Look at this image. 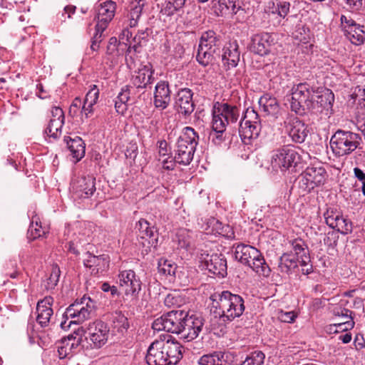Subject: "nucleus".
<instances>
[{"label":"nucleus","instance_id":"nucleus-1","mask_svg":"<svg viewBox=\"0 0 365 365\" xmlns=\"http://www.w3.org/2000/svg\"><path fill=\"white\" fill-rule=\"evenodd\" d=\"M182 346L172 336H160L148 347L146 361L148 365H173L182 357Z\"/></svg>","mask_w":365,"mask_h":365},{"label":"nucleus","instance_id":"nucleus-2","mask_svg":"<svg viewBox=\"0 0 365 365\" xmlns=\"http://www.w3.org/2000/svg\"><path fill=\"white\" fill-rule=\"evenodd\" d=\"M210 299L211 312L215 317L226 318L227 320L232 321L240 317L245 309L243 298L229 291L215 293L211 295Z\"/></svg>","mask_w":365,"mask_h":365},{"label":"nucleus","instance_id":"nucleus-3","mask_svg":"<svg viewBox=\"0 0 365 365\" xmlns=\"http://www.w3.org/2000/svg\"><path fill=\"white\" fill-rule=\"evenodd\" d=\"M234 247L236 259L249 266L259 275L268 277L270 274L271 269L257 249L245 244L234 245Z\"/></svg>","mask_w":365,"mask_h":365},{"label":"nucleus","instance_id":"nucleus-4","mask_svg":"<svg viewBox=\"0 0 365 365\" xmlns=\"http://www.w3.org/2000/svg\"><path fill=\"white\" fill-rule=\"evenodd\" d=\"M199 136L191 127H185L176 143L175 160L179 164L189 165L192 160Z\"/></svg>","mask_w":365,"mask_h":365},{"label":"nucleus","instance_id":"nucleus-5","mask_svg":"<svg viewBox=\"0 0 365 365\" xmlns=\"http://www.w3.org/2000/svg\"><path fill=\"white\" fill-rule=\"evenodd\" d=\"M317 93L313 86L307 83H299L292 89V98L290 108L292 111L298 114H303L306 110H309L313 106V99Z\"/></svg>","mask_w":365,"mask_h":365},{"label":"nucleus","instance_id":"nucleus-6","mask_svg":"<svg viewBox=\"0 0 365 365\" xmlns=\"http://www.w3.org/2000/svg\"><path fill=\"white\" fill-rule=\"evenodd\" d=\"M94 306L95 302L85 296L80 300H76L66 309L63 314L64 317L70 318L71 320L68 325H66V320L61 322V328L66 329L71 324H80L90 319L93 312Z\"/></svg>","mask_w":365,"mask_h":365},{"label":"nucleus","instance_id":"nucleus-7","mask_svg":"<svg viewBox=\"0 0 365 365\" xmlns=\"http://www.w3.org/2000/svg\"><path fill=\"white\" fill-rule=\"evenodd\" d=\"M361 138L357 133L337 130L330 140L333 152L338 156L349 155L354 151L359 145Z\"/></svg>","mask_w":365,"mask_h":365},{"label":"nucleus","instance_id":"nucleus-8","mask_svg":"<svg viewBox=\"0 0 365 365\" xmlns=\"http://www.w3.org/2000/svg\"><path fill=\"white\" fill-rule=\"evenodd\" d=\"M262 125L258 113L248 108L240 120L239 134L245 144H250L252 140L257 139L261 132Z\"/></svg>","mask_w":365,"mask_h":365},{"label":"nucleus","instance_id":"nucleus-9","mask_svg":"<svg viewBox=\"0 0 365 365\" xmlns=\"http://www.w3.org/2000/svg\"><path fill=\"white\" fill-rule=\"evenodd\" d=\"M301 156L294 146L286 145L273 152L271 165L273 169L285 171L289 168L296 167L300 162Z\"/></svg>","mask_w":365,"mask_h":365},{"label":"nucleus","instance_id":"nucleus-10","mask_svg":"<svg viewBox=\"0 0 365 365\" xmlns=\"http://www.w3.org/2000/svg\"><path fill=\"white\" fill-rule=\"evenodd\" d=\"M327 172L320 165L309 166L299 176L298 187L303 192H310L314 187L322 185L326 179Z\"/></svg>","mask_w":365,"mask_h":365},{"label":"nucleus","instance_id":"nucleus-11","mask_svg":"<svg viewBox=\"0 0 365 365\" xmlns=\"http://www.w3.org/2000/svg\"><path fill=\"white\" fill-rule=\"evenodd\" d=\"M219 41L213 31H207L202 34L196 56L200 64L206 66L212 63L214 59L213 55L218 49Z\"/></svg>","mask_w":365,"mask_h":365},{"label":"nucleus","instance_id":"nucleus-12","mask_svg":"<svg viewBox=\"0 0 365 365\" xmlns=\"http://www.w3.org/2000/svg\"><path fill=\"white\" fill-rule=\"evenodd\" d=\"M186 312L179 309L168 312L154 320L152 328L156 331H165L180 335Z\"/></svg>","mask_w":365,"mask_h":365},{"label":"nucleus","instance_id":"nucleus-13","mask_svg":"<svg viewBox=\"0 0 365 365\" xmlns=\"http://www.w3.org/2000/svg\"><path fill=\"white\" fill-rule=\"evenodd\" d=\"M240 114V109L237 106L217 103L213 109V126L217 129H225L228 124L237 121Z\"/></svg>","mask_w":365,"mask_h":365},{"label":"nucleus","instance_id":"nucleus-14","mask_svg":"<svg viewBox=\"0 0 365 365\" xmlns=\"http://www.w3.org/2000/svg\"><path fill=\"white\" fill-rule=\"evenodd\" d=\"M109 328L102 321H96L90 323L85 329L86 340L89 339L94 348H101L108 341L109 336Z\"/></svg>","mask_w":365,"mask_h":365},{"label":"nucleus","instance_id":"nucleus-15","mask_svg":"<svg viewBox=\"0 0 365 365\" xmlns=\"http://www.w3.org/2000/svg\"><path fill=\"white\" fill-rule=\"evenodd\" d=\"M119 284L124 290L125 294L138 299L141 291L142 282L132 269L121 271L118 274Z\"/></svg>","mask_w":365,"mask_h":365},{"label":"nucleus","instance_id":"nucleus-16","mask_svg":"<svg viewBox=\"0 0 365 365\" xmlns=\"http://www.w3.org/2000/svg\"><path fill=\"white\" fill-rule=\"evenodd\" d=\"M204 325V319L201 316L197 314L189 315L186 312V317L184 318L182 324L180 336L181 339L187 341L196 339Z\"/></svg>","mask_w":365,"mask_h":365},{"label":"nucleus","instance_id":"nucleus-17","mask_svg":"<svg viewBox=\"0 0 365 365\" xmlns=\"http://www.w3.org/2000/svg\"><path fill=\"white\" fill-rule=\"evenodd\" d=\"M285 130L292 140L296 143H303L308 134L305 123L297 116L290 115L284 121Z\"/></svg>","mask_w":365,"mask_h":365},{"label":"nucleus","instance_id":"nucleus-18","mask_svg":"<svg viewBox=\"0 0 365 365\" xmlns=\"http://www.w3.org/2000/svg\"><path fill=\"white\" fill-rule=\"evenodd\" d=\"M74 197L88 198L96 191L95 178L91 176H83L75 180L71 187Z\"/></svg>","mask_w":365,"mask_h":365},{"label":"nucleus","instance_id":"nucleus-19","mask_svg":"<svg viewBox=\"0 0 365 365\" xmlns=\"http://www.w3.org/2000/svg\"><path fill=\"white\" fill-rule=\"evenodd\" d=\"M116 11V4L113 1H106L101 3L97 9L98 22L96 25V29L101 31V33L106 29L109 23L113 19Z\"/></svg>","mask_w":365,"mask_h":365},{"label":"nucleus","instance_id":"nucleus-20","mask_svg":"<svg viewBox=\"0 0 365 365\" xmlns=\"http://www.w3.org/2000/svg\"><path fill=\"white\" fill-rule=\"evenodd\" d=\"M274 46L273 36L269 33H261L252 37L250 49L255 53L263 56L268 55Z\"/></svg>","mask_w":365,"mask_h":365},{"label":"nucleus","instance_id":"nucleus-21","mask_svg":"<svg viewBox=\"0 0 365 365\" xmlns=\"http://www.w3.org/2000/svg\"><path fill=\"white\" fill-rule=\"evenodd\" d=\"M204 264L210 273L222 277L227 274V260L222 254L207 255L204 258Z\"/></svg>","mask_w":365,"mask_h":365},{"label":"nucleus","instance_id":"nucleus-22","mask_svg":"<svg viewBox=\"0 0 365 365\" xmlns=\"http://www.w3.org/2000/svg\"><path fill=\"white\" fill-rule=\"evenodd\" d=\"M192 96L193 93L189 88H182L178 92L175 103L179 113L187 115L193 112L195 104Z\"/></svg>","mask_w":365,"mask_h":365},{"label":"nucleus","instance_id":"nucleus-23","mask_svg":"<svg viewBox=\"0 0 365 365\" xmlns=\"http://www.w3.org/2000/svg\"><path fill=\"white\" fill-rule=\"evenodd\" d=\"M53 299L51 297H46L37 303L36 306V321L41 327L48 326L51 318L53 314L51 305Z\"/></svg>","mask_w":365,"mask_h":365},{"label":"nucleus","instance_id":"nucleus-24","mask_svg":"<svg viewBox=\"0 0 365 365\" xmlns=\"http://www.w3.org/2000/svg\"><path fill=\"white\" fill-rule=\"evenodd\" d=\"M171 100L170 91L168 83L160 81L155 88L153 103L156 108L160 110L165 109L170 104Z\"/></svg>","mask_w":365,"mask_h":365},{"label":"nucleus","instance_id":"nucleus-25","mask_svg":"<svg viewBox=\"0 0 365 365\" xmlns=\"http://www.w3.org/2000/svg\"><path fill=\"white\" fill-rule=\"evenodd\" d=\"M154 81L153 70L150 63L142 66L133 76L131 81L137 88H145Z\"/></svg>","mask_w":365,"mask_h":365},{"label":"nucleus","instance_id":"nucleus-26","mask_svg":"<svg viewBox=\"0 0 365 365\" xmlns=\"http://www.w3.org/2000/svg\"><path fill=\"white\" fill-rule=\"evenodd\" d=\"M291 4L284 0H275L269 1L266 9L269 16H276L277 24H280L290 12Z\"/></svg>","mask_w":365,"mask_h":365},{"label":"nucleus","instance_id":"nucleus-27","mask_svg":"<svg viewBox=\"0 0 365 365\" xmlns=\"http://www.w3.org/2000/svg\"><path fill=\"white\" fill-rule=\"evenodd\" d=\"M240 57L239 46L236 41L229 42L224 46L222 61L228 69L237 66Z\"/></svg>","mask_w":365,"mask_h":365},{"label":"nucleus","instance_id":"nucleus-28","mask_svg":"<svg viewBox=\"0 0 365 365\" xmlns=\"http://www.w3.org/2000/svg\"><path fill=\"white\" fill-rule=\"evenodd\" d=\"M334 101V93L329 89L324 91L321 94L315 93L313 99V106L309 111L313 113L322 112L323 110H329L331 108Z\"/></svg>","mask_w":365,"mask_h":365},{"label":"nucleus","instance_id":"nucleus-29","mask_svg":"<svg viewBox=\"0 0 365 365\" xmlns=\"http://www.w3.org/2000/svg\"><path fill=\"white\" fill-rule=\"evenodd\" d=\"M86 258L83 259V264L86 267L92 268V272L96 273L104 271L108 267V259L104 255L96 256L90 252L86 254Z\"/></svg>","mask_w":365,"mask_h":365},{"label":"nucleus","instance_id":"nucleus-30","mask_svg":"<svg viewBox=\"0 0 365 365\" xmlns=\"http://www.w3.org/2000/svg\"><path fill=\"white\" fill-rule=\"evenodd\" d=\"M136 228L138 230L139 236L142 239H148V244L156 246L157 239L155 237V228L150 223L145 220L140 219L136 224Z\"/></svg>","mask_w":365,"mask_h":365},{"label":"nucleus","instance_id":"nucleus-31","mask_svg":"<svg viewBox=\"0 0 365 365\" xmlns=\"http://www.w3.org/2000/svg\"><path fill=\"white\" fill-rule=\"evenodd\" d=\"M64 142L66 143L71 155L77 160H80L85 155V143L78 136L72 138L69 136L64 137Z\"/></svg>","mask_w":365,"mask_h":365},{"label":"nucleus","instance_id":"nucleus-32","mask_svg":"<svg viewBox=\"0 0 365 365\" xmlns=\"http://www.w3.org/2000/svg\"><path fill=\"white\" fill-rule=\"evenodd\" d=\"M299 260L291 253H284L279 259L278 269L280 272L290 274L298 267Z\"/></svg>","mask_w":365,"mask_h":365},{"label":"nucleus","instance_id":"nucleus-33","mask_svg":"<svg viewBox=\"0 0 365 365\" xmlns=\"http://www.w3.org/2000/svg\"><path fill=\"white\" fill-rule=\"evenodd\" d=\"M259 108L266 115H274L279 110V106L275 98L269 94L263 95L258 101Z\"/></svg>","mask_w":365,"mask_h":365},{"label":"nucleus","instance_id":"nucleus-34","mask_svg":"<svg viewBox=\"0 0 365 365\" xmlns=\"http://www.w3.org/2000/svg\"><path fill=\"white\" fill-rule=\"evenodd\" d=\"M228 355L222 351H215L202 356L198 364L200 365H227Z\"/></svg>","mask_w":365,"mask_h":365},{"label":"nucleus","instance_id":"nucleus-35","mask_svg":"<svg viewBox=\"0 0 365 365\" xmlns=\"http://www.w3.org/2000/svg\"><path fill=\"white\" fill-rule=\"evenodd\" d=\"M144 6V0H138L133 1L130 5L129 12L128 14V26L130 28L135 27L138 25L143 9Z\"/></svg>","mask_w":365,"mask_h":365},{"label":"nucleus","instance_id":"nucleus-36","mask_svg":"<svg viewBox=\"0 0 365 365\" xmlns=\"http://www.w3.org/2000/svg\"><path fill=\"white\" fill-rule=\"evenodd\" d=\"M112 326L114 332L123 336L129 328L128 318L120 312H116L112 317Z\"/></svg>","mask_w":365,"mask_h":365},{"label":"nucleus","instance_id":"nucleus-37","mask_svg":"<svg viewBox=\"0 0 365 365\" xmlns=\"http://www.w3.org/2000/svg\"><path fill=\"white\" fill-rule=\"evenodd\" d=\"M84 336V328L81 327L75 330L73 334H69L66 338H65L66 342L68 343L72 355L78 351L79 346L83 341Z\"/></svg>","mask_w":365,"mask_h":365},{"label":"nucleus","instance_id":"nucleus-38","mask_svg":"<svg viewBox=\"0 0 365 365\" xmlns=\"http://www.w3.org/2000/svg\"><path fill=\"white\" fill-rule=\"evenodd\" d=\"M289 245L291 254L294 252V255L297 259L299 261L302 259L303 257H309L307 255V246L305 242L300 238H296L294 240H291L288 242Z\"/></svg>","mask_w":365,"mask_h":365},{"label":"nucleus","instance_id":"nucleus-39","mask_svg":"<svg viewBox=\"0 0 365 365\" xmlns=\"http://www.w3.org/2000/svg\"><path fill=\"white\" fill-rule=\"evenodd\" d=\"M187 0H165L163 11L171 16L183 11Z\"/></svg>","mask_w":365,"mask_h":365},{"label":"nucleus","instance_id":"nucleus-40","mask_svg":"<svg viewBox=\"0 0 365 365\" xmlns=\"http://www.w3.org/2000/svg\"><path fill=\"white\" fill-rule=\"evenodd\" d=\"M347 38L355 45H361L365 40V32L358 24L350 27L349 30H346Z\"/></svg>","mask_w":365,"mask_h":365},{"label":"nucleus","instance_id":"nucleus-41","mask_svg":"<svg viewBox=\"0 0 365 365\" xmlns=\"http://www.w3.org/2000/svg\"><path fill=\"white\" fill-rule=\"evenodd\" d=\"M176 237L180 248L188 249L193 244L192 232L186 229H180L177 232Z\"/></svg>","mask_w":365,"mask_h":365},{"label":"nucleus","instance_id":"nucleus-42","mask_svg":"<svg viewBox=\"0 0 365 365\" xmlns=\"http://www.w3.org/2000/svg\"><path fill=\"white\" fill-rule=\"evenodd\" d=\"M64 121L58 119H51L49 123L45 130V133L49 138L57 139L61 134V128Z\"/></svg>","mask_w":365,"mask_h":365},{"label":"nucleus","instance_id":"nucleus-43","mask_svg":"<svg viewBox=\"0 0 365 365\" xmlns=\"http://www.w3.org/2000/svg\"><path fill=\"white\" fill-rule=\"evenodd\" d=\"M158 269L163 275L173 276L177 269V265L170 260L160 259L158 261Z\"/></svg>","mask_w":365,"mask_h":365},{"label":"nucleus","instance_id":"nucleus-44","mask_svg":"<svg viewBox=\"0 0 365 365\" xmlns=\"http://www.w3.org/2000/svg\"><path fill=\"white\" fill-rule=\"evenodd\" d=\"M331 228L336 230L337 232L341 233L342 235H347L352 232V223L351 221L344 218L341 215L333 225Z\"/></svg>","mask_w":365,"mask_h":365},{"label":"nucleus","instance_id":"nucleus-45","mask_svg":"<svg viewBox=\"0 0 365 365\" xmlns=\"http://www.w3.org/2000/svg\"><path fill=\"white\" fill-rule=\"evenodd\" d=\"M60 274L61 271L59 267L57 265H53L51 267L50 276L46 279V284L44 285L47 290H51L56 287L59 281Z\"/></svg>","mask_w":365,"mask_h":365},{"label":"nucleus","instance_id":"nucleus-46","mask_svg":"<svg viewBox=\"0 0 365 365\" xmlns=\"http://www.w3.org/2000/svg\"><path fill=\"white\" fill-rule=\"evenodd\" d=\"M264 357L265 356L262 351H255L239 365H262L264 363Z\"/></svg>","mask_w":365,"mask_h":365},{"label":"nucleus","instance_id":"nucleus-47","mask_svg":"<svg viewBox=\"0 0 365 365\" xmlns=\"http://www.w3.org/2000/svg\"><path fill=\"white\" fill-rule=\"evenodd\" d=\"M222 5H225L231 14L236 15L238 13H244L240 0H219Z\"/></svg>","mask_w":365,"mask_h":365},{"label":"nucleus","instance_id":"nucleus-48","mask_svg":"<svg viewBox=\"0 0 365 365\" xmlns=\"http://www.w3.org/2000/svg\"><path fill=\"white\" fill-rule=\"evenodd\" d=\"M118 40L115 37H112L109 39L108 43L106 48V56L108 59L113 61L119 55L118 49Z\"/></svg>","mask_w":365,"mask_h":365},{"label":"nucleus","instance_id":"nucleus-49","mask_svg":"<svg viewBox=\"0 0 365 365\" xmlns=\"http://www.w3.org/2000/svg\"><path fill=\"white\" fill-rule=\"evenodd\" d=\"M341 215V212L334 207H329L324 214V217L326 223L330 227H333V225Z\"/></svg>","mask_w":365,"mask_h":365},{"label":"nucleus","instance_id":"nucleus-50","mask_svg":"<svg viewBox=\"0 0 365 365\" xmlns=\"http://www.w3.org/2000/svg\"><path fill=\"white\" fill-rule=\"evenodd\" d=\"M57 353L60 359H64L66 358H70L72 356V354L71 352V349L68 346V343L66 342V340L63 339L61 341H59L57 344Z\"/></svg>","mask_w":365,"mask_h":365},{"label":"nucleus","instance_id":"nucleus-51","mask_svg":"<svg viewBox=\"0 0 365 365\" xmlns=\"http://www.w3.org/2000/svg\"><path fill=\"white\" fill-rule=\"evenodd\" d=\"M182 302V298L176 292L168 294L164 299V304L168 307H180Z\"/></svg>","mask_w":365,"mask_h":365},{"label":"nucleus","instance_id":"nucleus-52","mask_svg":"<svg viewBox=\"0 0 365 365\" xmlns=\"http://www.w3.org/2000/svg\"><path fill=\"white\" fill-rule=\"evenodd\" d=\"M46 234V230L41 226L38 227H34V222L32 221L31 225H30L28 232L27 237L30 240H34L43 235Z\"/></svg>","mask_w":365,"mask_h":365},{"label":"nucleus","instance_id":"nucleus-53","mask_svg":"<svg viewBox=\"0 0 365 365\" xmlns=\"http://www.w3.org/2000/svg\"><path fill=\"white\" fill-rule=\"evenodd\" d=\"M212 130L210 133L209 138L215 145H220L224 140L223 133L225 129H217L213 125H212Z\"/></svg>","mask_w":365,"mask_h":365},{"label":"nucleus","instance_id":"nucleus-54","mask_svg":"<svg viewBox=\"0 0 365 365\" xmlns=\"http://www.w3.org/2000/svg\"><path fill=\"white\" fill-rule=\"evenodd\" d=\"M98 97L99 90L97 88L96 85H93V87L86 93L84 101H86V103L96 104Z\"/></svg>","mask_w":365,"mask_h":365},{"label":"nucleus","instance_id":"nucleus-55","mask_svg":"<svg viewBox=\"0 0 365 365\" xmlns=\"http://www.w3.org/2000/svg\"><path fill=\"white\" fill-rule=\"evenodd\" d=\"M158 161L162 163L163 168L168 170H173L175 168V163H178L177 160H175V157L173 158L170 155L163 158H158Z\"/></svg>","mask_w":365,"mask_h":365},{"label":"nucleus","instance_id":"nucleus-56","mask_svg":"<svg viewBox=\"0 0 365 365\" xmlns=\"http://www.w3.org/2000/svg\"><path fill=\"white\" fill-rule=\"evenodd\" d=\"M148 35L149 34L148 29L138 31V33L133 38V41L137 43V45H134L133 47L130 46L128 49V51L130 52L131 48H133L136 51L138 46L141 43V41L145 40Z\"/></svg>","mask_w":365,"mask_h":365},{"label":"nucleus","instance_id":"nucleus-57","mask_svg":"<svg viewBox=\"0 0 365 365\" xmlns=\"http://www.w3.org/2000/svg\"><path fill=\"white\" fill-rule=\"evenodd\" d=\"M294 38L302 43H307L309 39V30L302 27L295 31Z\"/></svg>","mask_w":365,"mask_h":365},{"label":"nucleus","instance_id":"nucleus-58","mask_svg":"<svg viewBox=\"0 0 365 365\" xmlns=\"http://www.w3.org/2000/svg\"><path fill=\"white\" fill-rule=\"evenodd\" d=\"M333 314L336 317H341V318L353 319L352 312L341 307H335L333 309Z\"/></svg>","mask_w":365,"mask_h":365},{"label":"nucleus","instance_id":"nucleus-59","mask_svg":"<svg viewBox=\"0 0 365 365\" xmlns=\"http://www.w3.org/2000/svg\"><path fill=\"white\" fill-rule=\"evenodd\" d=\"M334 327L337 328V329L335 330V332L345 331L354 328V322L353 319H349L342 322H339L338 324H334Z\"/></svg>","mask_w":365,"mask_h":365},{"label":"nucleus","instance_id":"nucleus-60","mask_svg":"<svg viewBox=\"0 0 365 365\" xmlns=\"http://www.w3.org/2000/svg\"><path fill=\"white\" fill-rule=\"evenodd\" d=\"M130 88L131 87L129 86H125L121 88V91L118 93L117 96V99L127 104V102L130 99Z\"/></svg>","mask_w":365,"mask_h":365},{"label":"nucleus","instance_id":"nucleus-61","mask_svg":"<svg viewBox=\"0 0 365 365\" xmlns=\"http://www.w3.org/2000/svg\"><path fill=\"white\" fill-rule=\"evenodd\" d=\"M347 9L359 11L362 7L363 0H341Z\"/></svg>","mask_w":365,"mask_h":365},{"label":"nucleus","instance_id":"nucleus-62","mask_svg":"<svg viewBox=\"0 0 365 365\" xmlns=\"http://www.w3.org/2000/svg\"><path fill=\"white\" fill-rule=\"evenodd\" d=\"M310 259L309 257H303L302 259L299 261V263L302 266V272L304 274H309L312 272V265L309 264Z\"/></svg>","mask_w":365,"mask_h":365},{"label":"nucleus","instance_id":"nucleus-63","mask_svg":"<svg viewBox=\"0 0 365 365\" xmlns=\"http://www.w3.org/2000/svg\"><path fill=\"white\" fill-rule=\"evenodd\" d=\"M296 317L293 312H283L281 311L278 314V318L280 321L286 323H291Z\"/></svg>","mask_w":365,"mask_h":365},{"label":"nucleus","instance_id":"nucleus-64","mask_svg":"<svg viewBox=\"0 0 365 365\" xmlns=\"http://www.w3.org/2000/svg\"><path fill=\"white\" fill-rule=\"evenodd\" d=\"M339 236L334 232H329L327 233L324 239V242L328 246H333L336 245Z\"/></svg>","mask_w":365,"mask_h":365}]
</instances>
